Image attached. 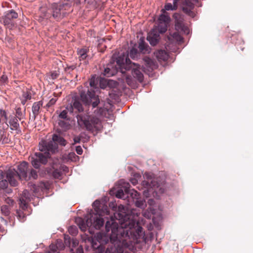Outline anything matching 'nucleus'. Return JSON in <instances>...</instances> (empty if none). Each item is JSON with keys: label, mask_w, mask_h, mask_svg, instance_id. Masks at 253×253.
I'll return each mask as SVG.
<instances>
[{"label": "nucleus", "mask_w": 253, "mask_h": 253, "mask_svg": "<svg viewBox=\"0 0 253 253\" xmlns=\"http://www.w3.org/2000/svg\"><path fill=\"white\" fill-rule=\"evenodd\" d=\"M53 175L55 178H58L61 176V173L59 171H58L57 170H55L53 172Z\"/></svg>", "instance_id": "43"}, {"label": "nucleus", "mask_w": 253, "mask_h": 253, "mask_svg": "<svg viewBox=\"0 0 253 253\" xmlns=\"http://www.w3.org/2000/svg\"><path fill=\"white\" fill-rule=\"evenodd\" d=\"M27 101V100H26L25 99H24L23 98L21 99V103L23 105H24L25 104V103Z\"/></svg>", "instance_id": "52"}, {"label": "nucleus", "mask_w": 253, "mask_h": 253, "mask_svg": "<svg viewBox=\"0 0 253 253\" xmlns=\"http://www.w3.org/2000/svg\"><path fill=\"white\" fill-rule=\"evenodd\" d=\"M1 211L6 215H8L9 212L8 207L7 206H2L1 207Z\"/></svg>", "instance_id": "39"}, {"label": "nucleus", "mask_w": 253, "mask_h": 253, "mask_svg": "<svg viewBox=\"0 0 253 253\" xmlns=\"http://www.w3.org/2000/svg\"><path fill=\"white\" fill-rule=\"evenodd\" d=\"M132 74L134 78L138 80L140 82L143 80V75L139 69V67L137 66L135 68H133Z\"/></svg>", "instance_id": "19"}, {"label": "nucleus", "mask_w": 253, "mask_h": 253, "mask_svg": "<svg viewBox=\"0 0 253 253\" xmlns=\"http://www.w3.org/2000/svg\"><path fill=\"white\" fill-rule=\"evenodd\" d=\"M78 125L88 131H93L94 129H99L101 127L99 119L94 116L87 115H78L77 116Z\"/></svg>", "instance_id": "4"}, {"label": "nucleus", "mask_w": 253, "mask_h": 253, "mask_svg": "<svg viewBox=\"0 0 253 253\" xmlns=\"http://www.w3.org/2000/svg\"><path fill=\"white\" fill-rule=\"evenodd\" d=\"M58 124L59 126H62L63 127H66V124L62 121H59Z\"/></svg>", "instance_id": "48"}, {"label": "nucleus", "mask_w": 253, "mask_h": 253, "mask_svg": "<svg viewBox=\"0 0 253 253\" xmlns=\"http://www.w3.org/2000/svg\"><path fill=\"white\" fill-rule=\"evenodd\" d=\"M76 222L78 223L79 227L82 230L86 229V226L89 227H93L96 229H99L104 224L103 219L100 215L94 214L86 219L85 223L81 218L76 219Z\"/></svg>", "instance_id": "7"}, {"label": "nucleus", "mask_w": 253, "mask_h": 253, "mask_svg": "<svg viewBox=\"0 0 253 253\" xmlns=\"http://www.w3.org/2000/svg\"><path fill=\"white\" fill-rule=\"evenodd\" d=\"M28 164L23 162L18 166V171L14 169L7 170L6 176L9 178V182L11 186H15L17 185L18 179L28 180Z\"/></svg>", "instance_id": "3"}, {"label": "nucleus", "mask_w": 253, "mask_h": 253, "mask_svg": "<svg viewBox=\"0 0 253 253\" xmlns=\"http://www.w3.org/2000/svg\"><path fill=\"white\" fill-rule=\"evenodd\" d=\"M123 181H124L123 180H120V183L122 184L123 182Z\"/></svg>", "instance_id": "54"}, {"label": "nucleus", "mask_w": 253, "mask_h": 253, "mask_svg": "<svg viewBox=\"0 0 253 253\" xmlns=\"http://www.w3.org/2000/svg\"><path fill=\"white\" fill-rule=\"evenodd\" d=\"M116 197L118 198H123L124 197V193L122 189L118 190L116 193Z\"/></svg>", "instance_id": "36"}, {"label": "nucleus", "mask_w": 253, "mask_h": 253, "mask_svg": "<svg viewBox=\"0 0 253 253\" xmlns=\"http://www.w3.org/2000/svg\"><path fill=\"white\" fill-rule=\"evenodd\" d=\"M16 118L18 119L20 121L21 120L24 118V115L22 114L21 109L20 108H18L16 110Z\"/></svg>", "instance_id": "30"}, {"label": "nucleus", "mask_w": 253, "mask_h": 253, "mask_svg": "<svg viewBox=\"0 0 253 253\" xmlns=\"http://www.w3.org/2000/svg\"><path fill=\"white\" fill-rule=\"evenodd\" d=\"M143 177L144 180L142 181V184L144 188L146 189L143 191L145 196L148 197L150 193H162L164 192V189L159 188V185L154 180L153 174L152 173L146 172L144 174Z\"/></svg>", "instance_id": "5"}, {"label": "nucleus", "mask_w": 253, "mask_h": 253, "mask_svg": "<svg viewBox=\"0 0 253 253\" xmlns=\"http://www.w3.org/2000/svg\"><path fill=\"white\" fill-rule=\"evenodd\" d=\"M139 174H134V177L130 179L131 183L134 185H136L138 182V179L139 178Z\"/></svg>", "instance_id": "35"}, {"label": "nucleus", "mask_w": 253, "mask_h": 253, "mask_svg": "<svg viewBox=\"0 0 253 253\" xmlns=\"http://www.w3.org/2000/svg\"><path fill=\"white\" fill-rule=\"evenodd\" d=\"M148 205H149L150 207L149 208H151L152 209H154V206L155 205V201L153 199H149L148 201Z\"/></svg>", "instance_id": "42"}, {"label": "nucleus", "mask_w": 253, "mask_h": 253, "mask_svg": "<svg viewBox=\"0 0 253 253\" xmlns=\"http://www.w3.org/2000/svg\"><path fill=\"white\" fill-rule=\"evenodd\" d=\"M42 103L41 101L35 102L32 106V112L34 118H35L39 114L40 109L42 106Z\"/></svg>", "instance_id": "20"}, {"label": "nucleus", "mask_w": 253, "mask_h": 253, "mask_svg": "<svg viewBox=\"0 0 253 253\" xmlns=\"http://www.w3.org/2000/svg\"><path fill=\"white\" fill-rule=\"evenodd\" d=\"M71 107L73 109L74 108L76 109L78 112H81L83 111V108L82 104L78 100H75L74 102L72 105H71Z\"/></svg>", "instance_id": "26"}, {"label": "nucleus", "mask_w": 253, "mask_h": 253, "mask_svg": "<svg viewBox=\"0 0 253 253\" xmlns=\"http://www.w3.org/2000/svg\"><path fill=\"white\" fill-rule=\"evenodd\" d=\"M170 36L177 41L181 42L182 40V37L177 32H174L172 34H170Z\"/></svg>", "instance_id": "32"}, {"label": "nucleus", "mask_w": 253, "mask_h": 253, "mask_svg": "<svg viewBox=\"0 0 253 253\" xmlns=\"http://www.w3.org/2000/svg\"><path fill=\"white\" fill-rule=\"evenodd\" d=\"M58 144L62 146L66 145L65 140L60 136L54 134L51 140L47 142L42 140L39 143V150L41 151H47L50 153H55L58 149Z\"/></svg>", "instance_id": "6"}, {"label": "nucleus", "mask_w": 253, "mask_h": 253, "mask_svg": "<svg viewBox=\"0 0 253 253\" xmlns=\"http://www.w3.org/2000/svg\"><path fill=\"white\" fill-rule=\"evenodd\" d=\"M198 2L199 0H184L181 3V9L185 14L190 17H194L195 13L193 11V9L195 6H201V5H197V3H198Z\"/></svg>", "instance_id": "10"}, {"label": "nucleus", "mask_w": 253, "mask_h": 253, "mask_svg": "<svg viewBox=\"0 0 253 253\" xmlns=\"http://www.w3.org/2000/svg\"><path fill=\"white\" fill-rule=\"evenodd\" d=\"M155 214L156 212L155 209H152L151 208H148L143 212V215L148 219H150L152 215H155Z\"/></svg>", "instance_id": "25"}, {"label": "nucleus", "mask_w": 253, "mask_h": 253, "mask_svg": "<svg viewBox=\"0 0 253 253\" xmlns=\"http://www.w3.org/2000/svg\"><path fill=\"white\" fill-rule=\"evenodd\" d=\"M169 20L170 18L168 15L162 14L159 17L158 26H155L154 28H157L159 33H164L167 30Z\"/></svg>", "instance_id": "12"}, {"label": "nucleus", "mask_w": 253, "mask_h": 253, "mask_svg": "<svg viewBox=\"0 0 253 253\" xmlns=\"http://www.w3.org/2000/svg\"><path fill=\"white\" fill-rule=\"evenodd\" d=\"M119 211L120 212L118 213L119 219L123 222H121L120 227L113 220L110 221H108L106 223L105 229L107 233L111 230L110 235L111 242L115 245L119 246V243L124 242L126 239L124 238L129 237L133 233V229L136 231L138 235H140L142 232V228L139 225L138 221L134 219L126 220L123 218L124 215L121 212L124 213L125 208L123 205L118 207Z\"/></svg>", "instance_id": "1"}, {"label": "nucleus", "mask_w": 253, "mask_h": 253, "mask_svg": "<svg viewBox=\"0 0 253 253\" xmlns=\"http://www.w3.org/2000/svg\"><path fill=\"white\" fill-rule=\"evenodd\" d=\"M7 170L3 172L0 170V190L6 188L9 182V178L6 176Z\"/></svg>", "instance_id": "14"}, {"label": "nucleus", "mask_w": 253, "mask_h": 253, "mask_svg": "<svg viewBox=\"0 0 253 253\" xmlns=\"http://www.w3.org/2000/svg\"><path fill=\"white\" fill-rule=\"evenodd\" d=\"M160 33L157 32V28H153L148 34L147 40L149 41L150 44L155 45L157 44L159 40Z\"/></svg>", "instance_id": "13"}, {"label": "nucleus", "mask_w": 253, "mask_h": 253, "mask_svg": "<svg viewBox=\"0 0 253 253\" xmlns=\"http://www.w3.org/2000/svg\"><path fill=\"white\" fill-rule=\"evenodd\" d=\"M89 84L91 87L93 88H96V84L95 83L94 79L92 78L90 81Z\"/></svg>", "instance_id": "46"}, {"label": "nucleus", "mask_w": 253, "mask_h": 253, "mask_svg": "<svg viewBox=\"0 0 253 253\" xmlns=\"http://www.w3.org/2000/svg\"><path fill=\"white\" fill-rule=\"evenodd\" d=\"M134 204L136 207L141 209H144L146 207L145 200L141 199L140 198L137 200L134 201Z\"/></svg>", "instance_id": "27"}, {"label": "nucleus", "mask_w": 253, "mask_h": 253, "mask_svg": "<svg viewBox=\"0 0 253 253\" xmlns=\"http://www.w3.org/2000/svg\"><path fill=\"white\" fill-rule=\"evenodd\" d=\"M99 204V202L98 201L96 200L93 204V206L94 207V209L95 211L97 212L98 208L96 207V205H98Z\"/></svg>", "instance_id": "49"}, {"label": "nucleus", "mask_w": 253, "mask_h": 253, "mask_svg": "<svg viewBox=\"0 0 253 253\" xmlns=\"http://www.w3.org/2000/svg\"><path fill=\"white\" fill-rule=\"evenodd\" d=\"M18 17V14L13 10L5 12L4 15L0 18V21L8 28H11L14 25V20Z\"/></svg>", "instance_id": "11"}, {"label": "nucleus", "mask_w": 253, "mask_h": 253, "mask_svg": "<svg viewBox=\"0 0 253 253\" xmlns=\"http://www.w3.org/2000/svg\"><path fill=\"white\" fill-rule=\"evenodd\" d=\"M115 58L117 67L115 68L107 67L105 68L104 75L107 77L113 76L118 71L124 74L126 70L130 69L131 63L130 60L128 58V53L126 54L123 53L120 56L117 57L115 54L113 55V59Z\"/></svg>", "instance_id": "2"}, {"label": "nucleus", "mask_w": 253, "mask_h": 253, "mask_svg": "<svg viewBox=\"0 0 253 253\" xmlns=\"http://www.w3.org/2000/svg\"><path fill=\"white\" fill-rule=\"evenodd\" d=\"M29 200L30 196L29 192L27 190H25L23 192L22 197L20 199L21 202L20 206H21L22 208L26 207Z\"/></svg>", "instance_id": "16"}, {"label": "nucleus", "mask_w": 253, "mask_h": 253, "mask_svg": "<svg viewBox=\"0 0 253 253\" xmlns=\"http://www.w3.org/2000/svg\"><path fill=\"white\" fill-rule=\"evenodd\" d=\"M138 48L141 52L145 53L148 51L147 45L145 43L143 38H141L139 40Z\"/></svg>", "instance_id": "24"}, {"label": "nucleus", "mask_w": 253, "mask_h": 253, "mask_svg": "<svg viewBox=\"0 0 253 253\" xmlns=\"http://www.w3.org/2000/svg\"><path fill=\"white\" fill-rule=\"evenodd\" d=\"M103 82H104L106 84V81H104V80H101L100 81V87L101 88H104L105 87V85H104L102 83Z\"/></svg>", "instance_id": "50"}, {"label": "nucleus", "mask_w": 253, "mask_h": 253, "mask_svg": "<svg viewBox=\"0 0 253 253\" xmlns=\"http://www.w3.org/2000/svg\"><path fill=\"white\" fill-rule=\"evenodd\" d=\"M137 50L135 48H132L129 51V56L133 59L137 57Z\"/></svg>", "instance_id": "29"}, {"label": "nucleus", "mask_w": 253, "mask_h": 253, "mask_svg": "<svg viewBox=\"0 0 253 253\" xmlns=\"http://www.w3.org/2000/svg\"><path fill=\"white\" fill-rule=\"evenodd\" d=\"M58 76V74L57 73L56 71H54L53 72H51V77L52 79L54 80L57 78Z\"/></svg>", "instance_id": "44"}, {"label": "nucleus", "mask_w": 253, "mask_h": 253, "mask_svg": "<svg viewBox=\"0 0 253 253\" xmlns=\"http://www.w3.org/2000/svg\"><path fill=\"white\" fill-rule=\"evenodd\" d=\"M144 61L146 63V66L148 67H150L151 69H153L154 67H155V65L153 61L149 58L145 57L144 58Z\"/></svg>", "instance_id": "28"}, {"label": "nucleus", "mask_w": 253, "mask_h": 253, "mask_svg": "<svg viewBox=\"0 0 253 253\" xmlns=\"http://www.w3.org/2000/svg\"><path fill=\"white\" fill-rule=\"evenodd\" d=\"M76 151L78 155H81L83 153V150L80 146H78L76 148Z\"/></svg>", "instance_id": "41"}, {"label": "nucleus", "mask_w": 253, "mask_h": 253, "mask_svg": "<svg viewBox=\"0 0 253 253\" xmlns=\"http://www.w3.org/2000/svg\"><path fill=\"white\" fill-rule=\"evenodd\" d=\"M48 253H58L57 250V246L54 244L50 245Z\"/></svg>", "instance_id": "33"}, {"label": "nucleus", "mask_w": 253, "mask_h": 253, "mask_svg": "<svg viewBox=\"0 0 253 253\" xmlns=\"http://www.w3.org/2000/svg\"><path fill=\"white\" fill-rule=\"evenodd\" d=\"M73 244H74V245H76V242H73Z\"/></svg>", "instance_id": "55"}, {"label": "nucleus", "mask_w": 253, "mask_h": 253, "mask_svg": "<svg viewBox=\"0 0 253 253\" xmlns=\"http://www.w3.org/2000/svg\"><path fill=\"white\" fill-rule=\"evenodd\" d=\"M175 28L177 30H180L183 31L187 34H188L190 32L189 29L187 27L185 26L182 22L178 20L176 21L175 23Z\"/></svg>", "instance_id": "23"}, {"label": "nucleus", "mask_w": 253, "mask_h": 253, "mask_svg": "<svg viewBox=\"0 0 253 253\" xmlns=\"http://www.w3.org/2000/svg\"><path fill=\"white\" fill-rule=\"evenodd\" d=\"M10 129L17 130L19 128V124L17 118L14 116H10L9 121Z\"/></svg>", "instance_id": "18"}, {"label": "nucleus", "mask_w": 253, "mask_h": 253, "mask_svg": "<svg viewBox=\"0 0 253 253\" xmlns=\"http://www.w3.org/2000/svg\"><path fill=\"white\" fill-rule=\"evenodd\" d=\"M74 140L75 143H79L80 141V139L78 137L75 138Z\"/></svg>", "instance_id": "51"}, {"label": "nucleus", "mask_w": 253, "mask_h": 253, "mask_svg": "<svg viewBox=\"0 0 253 253\" xmlns=\"http://www.w3.org/2000/svg\"><path fill=\"white\" fill-rule=\"evenodd\" d=\"M38 177V174L37 171L34 169H31L29 175H28V180L31 178L34 179H36Z\"/></svg>", "instance_id": "31"}, {"label": "nucleus", "mask_w": 253, "mask_h": 253, "mask_svg": "<svg viewBox=\"0 0 253 253\" xmlns=\"http://www.w3.org/2000/svg\"><path fill=\"white\" fill-rule=\"evenodd\" d=\"M0 113H1V116L3 117L4 118V119L6 120H7V115H6V113L5 111H4V110H0Z\"/></svg>", "instance_id": "47"}, {"label": "nucleus", "mask_w": 253, "mask_h": 253, "mask_svg": "<svg viewBox=\"0 0 253 253\" xmlns=\"http://www.w3.org/2000/svg\"><path fill=\"white\" fill-rule=\"evenodd\" d=\"M126 185L125 186L126 189L125 192L127 193L130 197L133 199V201L137 200L139 198V194L134 189L128 190L129 184L128 183L125 184Z\"/></svg>", "instance_id": "17"}, {"label": "nucleus", "mask_w": 253, "mask_h": 253, "mask_svg": "<svg viewBox=\"0 0 253 253\" xmlns=\"http://www.w3.org/2000/svg\"><path fill=\"white\" fill-rule=\"evenodd\" d=\"M5 201L6 203L8 204L9 206L12 205L14 203V201L11 199H10L9 198H7L6 199H5Z\"/></svg>", "instance_id": "45"}, {"label": "nucleus", "mask_w": 253, "mask_h": 253, "mask_svg": "<svg viewBox=\"0 0 253 253\" xmlns=\"http://www.w3.org/2000/svg\"><path fill=\"white\" fill-rule=\"evenodd\" d=\"M50 152L47 151H41L36 153L31 157V161L33 166L36 168H40L41 164H45L47 159L49 158Z\"/></svg>", "instance_id": "8"}, {"label": "nucleus", "mask_w": 253, "mask_h": 253, "mask_svg": "<svg viewBox=\"0 0 253 253\" xmlns=\"http://www.w3.org/2000/svg\"><path fill=\"white\" fill-rule=\"evenodd\" d=\"M156 56L160 61H166L168 59L169 55L165 50H160L156 52Z\"/></svg>", "instance_id": "21"}, {"label": "nucleus", "mask_w": 253, "mask_h": 253, "mask_svg": "<svg viewBox=\"0 0 253 253\" xmlns=\"http://www.w3.org/2000/svg\"><path fill=\"white\" fill-rule=\"evenodd\" d=\"M106 214H109V211L107 209H106Z\"/></svg>", "instance_id": "53"}, {"label": "nucleus", "mask_w": 253, "mask_h": 253, "mask_svg": "<svg viewBox=\"0 0 253 253\" xmlns=\"http://www.w3.org/2000/svg\"><path fill=\"white\" fill-rule=\"evenodd\" d=\"M173 3H167L165 6V8L162 9L161 11L162 14H165L166 10H175L178 8V3L181 0H172Z\"/></svg>", "instance_id": "15"}, {"label": "nucleus", "mask_w": 253, "mask_h": 253, "mask_svg": "<svg viewBox=\"0 0 253 253\" xmlns=\"http://www.w3.org/2000/svg\"><path fill=\"white\" fill-rule=\"evenodd\" d=\"M69 232L72 235H76L78 233V230L75 226H71L68 229Z\"/></svg>", "instance_id": "34"}, {"label": "nucleus", "mask_w": 253, "mask_h": 253, "mask_svg": "<svg viewBox=\"0 0 253 253\" xmlns=\"http://www.w3.org/2000/svg\"><path fill=\"white\" fill-rule=\"evenodd\" d=\"M80 97L85 104L89 105L91 104L93 108L96 107L100 102L98 96L95 95L94 91L88 90L87 93L82 91L80 92Z\"/></svg>", "instance_id": "9"}, {"label": "nucleus", "mask_w": 253, "mask_h": 253, "mask_svg": "<svg viewBox=\"0 0 253 253\" xmlns=\"http://www.w3.org/2000/svg\"><path fill=\"white\" fill-rule=\"evenodd\" d=\"M22 98L25 99L26 100H30L31 98L30 94L28 92H23L22 95Z\"/></svg>", "instance_id": "38"}, {"label": "nucleus", "mask_w": 253, "mask_h": 253, "mask_svg": "<svg viewBox=\"0 0 253 253\" xmlns=\"http://www.w3.org/2000/svg\"><path fill=\"white\" fill-rule=\"evenodd\" d=\"M59 117L61 119H66L67 118V112L66 110L62 111L59 114Z\"/></svg>", "instance_id": "37"}, {"label": "nucleus", "mask_w": 253, "mask_h": 253, "mask_svg": "<svg viewBox=\"0 0 253 253\" xmlns=\"http://www.w3.org/2000/svg\"><path fill=\"white\" fill-rule=\"evenodd\" d=\"M88 49L87 48H81L78 50V54L80 61L84 60L87 56Z\"/></svg>", "instance_id": "22"}, {"label": "nucleus", "mask_w": 253, "mask_h": 253, "mask_svg": "<svg viewBox=\"0 0 253 253\" xmlns=\"http://www.w3.org/2000/svg\"><path fill=\"white\" fill-rule=\"evenodd\" d=\"M56 102V99L53 98L49 100V101L46 104V106L48 107H49L50 106H51L53 105V104H54Z\"/></svg>", "instance_id": "40"}]
</instances>
